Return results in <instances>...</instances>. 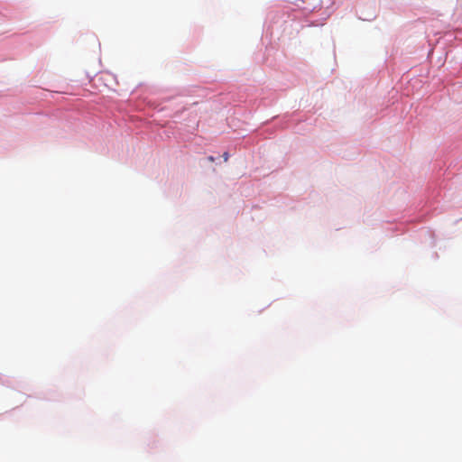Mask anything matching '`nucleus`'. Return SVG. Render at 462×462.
Masks as SVG:
<instances>
[{"label":"nucleus","instance_id":"nucleus-1","mask_svg":"<svg viewBox=\"0 0 462 462\" xmlns=\"http://www.w3.org/2000/svg\"><path fill=\"white\" fill-rule=\"evenodd\" d=\"M223 157H224V161L226 162L228 160V153L227 152H225L223 154Z\"/></svg>","mask_w":462,"mask_h":462},{"label":"nucleus","instance_id":"nucleus-2","mask_svg":"<svg viewBox=\"0 0 462 462\" xmlns=\"http://www.w3.org/2000/svg\"><path fill=\"white\" fill-rule=\"evenodd\" d=\"M208 160H209V161H211V162H213V161H214V158H213L212 156H209V157H208Z\"/></svg>","mask_w":462,"mask_h":462}]
</instances>
